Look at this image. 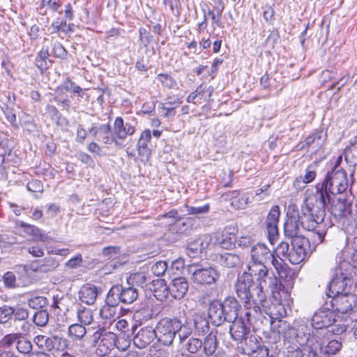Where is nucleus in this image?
<instances>
[{
	"mask_svg": "<svg viewBox=\"0 0 357 357\" xmlns=\"http://www.w3.org/2000/svg\"><path fill=\"white\" fill-rule=\"evenodd\" d=\"M335 277L331 281L328 297L332 298L331 306L342 320L357 321V312L354 309L356 305V296L351 294H343L347 286L352 284L351 269H338Z\"/></svg>",
	"mask_w": 357,
	"mask_h": 357,
	"instance_id": "nucleus-1",
	"label": "nucleus"
},
{
	"mask_svg": "<svg viewBox=\"0 0 357 357\" xmlns=\"http://www.w3.org/2000/svg\"><path fill=\"white\" fill-rule=\"evenodd\" d=\"M326 204L323 202V195L308 197L301 211L297 213L303 229L315 231L318 240L321 243L326 234L325 229H321L326 215Z\"/></svg>",
	"mask_w": 357,
	"mask_h": 357,
	"instance_id": "nucleus-2",
	"label": "nucleus"
},
{
	"mask_svg": "<svg viewBox=\"0 0 357 357\" xmlns=\"http://www.w3.org/2000/svg\"><path fill=\"white\" fill-rule=\"evenodd\" d=\"M348 188L347 178L345 171L337 167L328 172L324 180L316 185V197L323 195V202L330 199V195L344 194Z\"/></svg>",
	"mask_w": 357,
	"mask_h": 357,
	"instance_id": "nucleus-3",
	"label": "nucleus"
},
{
	"mask_svg": "<svg viewBox=\"0 0 357 357\" xmlns=\"http://www.w3.org/2000/svg\"><path fill=\"white\" fill-rule=\"evenodd\" d=\"M292 336L294 337V344L302 347L304 351L309 353V357L316 356L319 337L311 335V328L309 326L305 324H299L296 328H294V332L291 333Z\"/></svg>",
	"mask_w": 357,
	"mask_h": 357,
	"instance_id": "nucleus-4",
	"label": "nucleus"
},
{
	"mask_svg": "<svg viewBox=\"0 0 357 357\" xmlns=\"http://www.w3.org/2000/svg\"><path fill=\"white\" fill-rule=\"evenodd\" d=\"M251 259L255 266H261L267 268L272 265L274 268H282L284 260L282 258L277 259L262 243H257L254 245L250 251Z\"/></svg>",
	"mask_w": 357,
	"mask_h": 357,
	"instance_id": "nucleus-5",
	"label": "nucleus"
},
{
	"mask_svg": "<svg viewBox=\"0 0 357 357\" xmlns=\"http://www.w3.org/2000/svg\"><path fill=\"white\" fill-rule=\"evenodd\" d=\"M95 339H100L99 347L101 344H107L105 351L106 354L112 347L116 346L119 350L126 351L130 347V342L124 338H118L114 333L107 332L104 328H99L94 333Z\"/></svg>",
	"mask_w": 357,
	"mask_h": 357,
	"instance_id": "nucleus-6",
	"label": "nucleus"
},
{
	"mask_svg": "<svg viewBox=\"0 0 357 357\" xmlns=\"http://www.w3.org/2000/svg\"><path fill=\"white\" fill-rule=\"evenodd\" d=\"M334 310L328 306L318 309L312 317V326L316 329H321L332 326L340 318Z\"/></svg>",
	"mask_w": 357,
	"mask_h": 357,
	"instance_id": "nucleus-7",
	"label": "nucleus"
},
{
	"mask_svg": "<svg viewBox=\"0 0 357 357\" xmlns=\"http://www.w3.org/2000/svg\"><path fill=\"white\" fill-rule=\"evenodd\" d=\"M155 337L164 345H170L175 337L176 331L174 330L172 321L169 319H162L154 329Z\"/></svg>",
	"mask_w": 357,
	"mask_h": 357,
	"instance_id": "nucleus-8",
	"label": "nucleus"
},
{
	"mask_svg": "<svg viewBox=\"0 0 357 357\" xmlns=\"http://www.w3.org/2000/svg\"><path fill=\"white\" fill-rule=\"evenodd\" d=\"M331 204V213L336 218H341L350 213L351 202L345 194L330 195V199L326 200V204Z\"/></svg>",
	"mask_w": 357,
	"mask_h": 357,
	"instance_id": "nucleus-9",
	"label": "nucleus"
},
{
	"mask_svg": "<svg viewBox=\"0 0 357 357\" xmlns=\"http://www.w3.org/2000/svg\"><path fill=\"white\" fill-rule=\"evenodd\" d=\"M255 283L250 273L245 271L238 277L236 284V291L238 298L245 303L250 302L251 289Z\"/></svg>",
	"mask_w": 357,
	"mask_h": 357,
	"instance_id": "nucleus-10",
	"label": "nucleus"
},
{
	"mask_svg": "<svg viewBox=\"0 0 357 357\" xmlns=\"http://www.w3.org/2000/svg\"><path fill=\"white\" fill-rule=\"evenodd\" d=\"M280 298V291H272V297L269 298L262 307L264 311L271 318L278 319L286 314Z\"/></svg>",
	"mask_w": 357,
	"mask_h": 357,
	"instance_id": "nucleus-11",
	"label": "nucleus"
},
{
	"mask_svg": "<svg viewBox=\"0 0 357 357\" xmlns=\"http://www.w3.org/2000/svg\"><path fill=\"white\" fill-rule=\"evenodd\" d=\"M280 298V291H272V297L269 298L262 307L264 311L271 318L278 319L286 314Z\"/></svg>",
	"mask_w": 357,
	"mask_h": 357,
	"instance_id": "nucleus-12",
	"label": "nucleus"
},
{
	"mask_svg": "<svg viewBox=\"0 0 357 357\" xmlns=\"http://www.w3.org/2000/svg\"><path fill=\"white\" fill-rule=\"evenodd\" d=\"M135 132V127L130 123H124L121 117H117L114 123L111 133L112 142L119 146V140L125 139L128 135H132Z\"/></svg>",
	"mask_w": 357,
	"mask_h": 357,
	"instance_id": "nucleus-13",
	"label": "nucleus"
},
{
	"mask_svg": "<svg viewBox=\"0 0 357 357\" xmlns=\"http://www.w3.org/2000/svg\"><path fill=\"white\" fill-rule=\"evenodd\" d=\"M280 211L278 206L275 205L271 208L266 220L267 237L271 244L273 245L278 238V222Z\"/></svg>",
	"mask_w": 357,
	"mask_h": 357,
	"instance_id": "nucleus-14",
	"label": "nucleus"
},
{
	"mask_svg": "<svg viewBox=\"0 0 357 357\" xmlns=\"http://www.w3.org/2000/svg\"><path fill=\"white\" fill-rule=\"evenodd\" d=\"M213 241L211 243L214 245H219L220 248L226 250L232 248L234 245L235 237V229L229 228L225 229L222 233L217 232L211 236Z\"/></svg>",
	"mask_w": 357,
	"mask_h": 357,
	"instance_id": "nucleus-15",
	"label": "nucleus"
},
{
	"mask_svg": "<svg viewBox=\"0 0 357 357\" xmlns=\"http://www.w3.org/2000/svg\"><path fill=\"white\" fill-rule=\"evenodd\" d=\"M213 238L210 235H204L192 242L188 243L186 248L187 255L190 257H195L202 253L210 245Z\"/></svg>",
	"mask_w": 357,
	"mask_h": 357,
	"instance_id": "nucleus-16",
	"label": "nucleus"
},
{
	"mask_svg": "<svg viewBox=\"0 0 357 357\" xmlns=\"http://www.w3.org/2000/svg\"><path fill=\"white\" fill-rule=\"evenodd\" d=\"M259 284L268 286L272 291H280L281 284H278V277L275 275V269H259L258 273Z\"/></svg>",
	"mask_w": 357,
	"mask_h": 357,
	"instance_id": "nucleus-17",
	"label": "nucleus"
},
{
	"mask_svg": "<svg viewBox=\"0 0 357 357\" xmlns=\"http://www.w3.org/2000/svg\"><path fill=\"white\" fill-rule=\"evenodd\" d=\"M155 333L152 327L142 328L134 336L133 342L137 347L144 349L156 338Z\"/></svg>",
	"mask_w": 357,
	"mask_h": 357,
	"instance_id": "nucleus-18",
	"label": "nucleus"
},
{
	"mask_svg": "<svg viewBox=\"0 0 357 357\" xmlns=\"http://www.w3.org/2000/svg\"><path fill=\"white\" fill-rule=\"evenodd\" d=\"M335 268H357V251L351 254L347 249L340 251L335 256Z\"/></svg>",
	"mask_w": 357,
	"mask_h": 357,
	"instance_id": "nucleus-19",
	"label": "nucleus"
},
{
	"mask_svg": "<svg viewBox=\"0 0 357 357\" xmlns=\"http://www.w3.org/2000/svg\"><path fill=\"white\" fill-rule=\"evenodd\" d=\"M301 222L298 216L296 215H289L284 224V233L286 238L291 239L296 236L301 234Z\"/></svg>",
	"mask_w": 357,
	"mask_h": 357,
	"instance_id": "nucleus-20",
	"label": "nucleus"
},
{
	"mask_svg": "<svg viewBox=\"0 0 357 357\" xmlns=\"http://www.w3.org/2000/svg\"><path fill=\"white\" fill-rule=\"evenodd\" d=\"M208 317L211 324L217 326L227 321L220 301H215L210 304L208 310Z\"/></svg>",
	"mask_w": 357,
	"mask_h": 357,
	"instance_id": "nucleus-21",
	"label": "nucleus"
},
{
	"mask_svg": "<svg viewBox=\"0 0 357 357\" xmlns=\"http://www.w3.org/2000/svg\"><path fill=\"white\" fill-rule=\"evenodd\" d=\"M342 347V342L336 340H330L326 345H323L319 338V347L316 349V356L311 357H319V354H322L324 357H330L340 351Z\"/></svg>",
	"mask_w": 357,
	"mask_h": 357,
	"instance_id": "nucleus-22",
	"label": "nucleus"
},
{
	"mask_svg": "<svg viewBox=\"0 0 357 357\" xmlns=\"http://www.w3.org/2000/svg\"><path fill=\"white\" fill-rule=\"evenodd\" d=\"M229 328V333L235 341L242 342L246 337L248 329L242 319H233Z\"/></svg>",
	"mask_w": 357,
	"mask_h": 357,
	"instance_id": "nucleus-23",
	"label": "nucleus"
},
{
	"mask_svg": "<svg viewBox=\"0 0 357 357\" xmlns=\"http://www.w3.org/2000/svg\"><path fill=\"white\" fill-rule=\"evenodd\" d=\"M99 294L97 287L91 284L83 285L79 291V298L87 305H93Z\"/></svg>",
	"mask_w": 357,
	"mask_h": 357,
	"instance_id": "nucleus-24",
	"label": "nucleus"
},
{
	"mask_svg": "<svg viewBox=\"0 0 357 357\" xmlns=\"http://www.w3.org/2000/svg\"><path fill=\"white\" fill-rule=\"evenodd\" d=\"M150 289L153 291L154 296L161 301L166 299L169 293L165 280L159 278L151 281Z\"/></svg>",
	"mask_w": 357,
	"mask_h": 357,
	"instance_id": "nucleus-25",
	"label": "nucleus"
},
{
	"mask_svg": "<svg viewBox=\"0 0 357 357\" xmlns=\"http://www.w3.org/2000/svg\"><path fill=\"white\" fill-rule=\"evenodd\" d=\"M222 311L227 319V321H231L238 318V302L232 297L226 298L223 303H221Z\"/></svg>",
	"mask_w": 357,
	"mask_h": 357,
	"instance_id": "nucleus-26",
	"label": "nucleus"
},
{
	"mask_svg": "<svg viewBox=\"0 0 357 357\" xmlns=\"http://www.w3.org/2000/svg\"><path fill=\"white\" fill-rule=\"evenodd\" d=\"M112 130L109 124H103L98 128L92 127L89 132L93 135L98 141L105 144H110L112 142Z\"/></svg>",
	"mask_w": 357,
	"mask_h": 357,
	"instance_id": "nucleus-27",
	"label": "nucleus"
},
{
	"mask_svg": "<svg viewBox=\"0 0 357 357\" xmlns=\"http://www.w3.org/2000/svg\"><path fill=\"white\" fill-rule=\"evenodd\" d=\"M19 225L24 229V231L33 237L36 241L47 242L50 238L42 232V231L34 225H29L21 221Z\"/></svg>",
	"mask_w": 357,
	"mask_h": 357,
	"instance_id": "nucleus-28",
	"label": "nucleus"
},
{
	"mask_svg": "<svg viewBox=\"0 0 357 357\" xmlns=\"http://www.w3.org/2000/svg\"><path fill=\"white\" fill-rule=\"evenodd\" d=\"M193 275L195 280L204 284H211L218 277L215 269H196Z\"/></svg>",
	"mask_w": 357,
	"mask_h": 357,
	"instance_id": "nucleus-29",
	"label": "nucleus"
},
{
	"mask_svg": "<svg viewBox=\"0 0 357 357\" xmlns=\"http://www.w3.org/2000/svg\"><path fill=\"white\" fill-rule=\"evenodd\" d=\"M151 139V133L150 130H144L140 135L137 142V151L140 156L148 159L151 155V150L148 148V143Z\"/></svg>",
	"mask_w": 357,
	"mask_h": 357,
	"instance_id": "nucleus-30",
	"label": "nucleus"
},
{
	"mask_svg": "<svg viewBox=\"0 0 357 357\" xmlns=\"http://www.w3.org/2000/svg\"><path fill=\"white\" fill-rule=\"evenodd\" d=\"M59 340L57 336L47 337L39 335L35 337L34 342L41 349L50 351L54 349L56 343Z\"/></svg>",
	"mask_w": 357,
	"mask_h": 357,
	"instance_id": "nucleus-31",
	"label": "nucleus"
},
{
	"mask_svg": "<svg viewBox=\"0 0 357 357\" xmlns=\"http://www.w3.org/2000/svg\"><path fill=\"white\" fill-rule=\"evenodd\" d=\"M220 264L225 268H236L243 265L239 255L231 253H225L219 256Z\"/></svg>",
	"mask_w": 357,
	"mask_h": 357,
	"instance_id": "nucleus-32",
	"label": "nucleus"
},
{
	"mask_svg": "<svg viewBox=\"0 0 357 357\" xmlns=\"http://www.w3.org/2000/svg\"><path fill=\"white\" fill-rule=\"evenodd\" d=\"M264 286L259 284H254L253 288L251 289L250 301L257 305H261V307L267 301L266 294L264 291ZM260 307L259 306H257Z\"/></svg>",
	"mask_w": 357,
	"mask_h": 357,
	"instance_id": "nucleus-33",
	"label": "nucleus"
},
{
	"mask_svg": "<svg viewBox=\"0 0 357 357\" xmlns=\"http://www.w3.org/2000/svg\"><path fill=\"white\" fill-rule=\"evenodd\" d=\"M326 139V133L323 130H317L305 138L302 148L314 145V148L321 146Z\"/></svg>",
	"mask_w": 357,
	"mask_h": 357,
	"instance_id": "nucleus-34",
	"label": "nucleus"
},
{
	"mask_svg": "<svg viewBox=\"0 0 357 357\" xmlns=\"http://www.w3.org/2000/svg\"><path fill=\"white\" fill-rule=\"evenodd\" d=\"M272 327L274 331L282 335L284 340L291 339V333L294 332V328L290 327L287 321L281 319L274 322Z\"/></svg>",
	"mask_w": 357,
	"mask_h": 357,
	"instance_id": "nucleus-35",
	"label": "nucleus"
},
{
	"mask_svg": "<svg viewBox=\"0 0 357 357\" xmlns=\"http://www.w3.org/2000/svg\"><path fill=\"white\" fill-rule=\"evenodd\" d=\"M121 296V303L124 304L132 303L138 297V290L131 286L123 287L119 285Z\"/></svg>",
	"mask_w": 357,
	"mask_h": 357,
	"instance_id": "nucleus-36",
	"label": "nucleus"
},
{
	"mask_svg": "<svg viewBox=\"0 0 357 357\" xmlns=\"http://www.w3.org/2000/svg\"><path fill=\"white\" fill-rule=\"evenodd\" d=\"M16 349L19 353L27 356L32 351L33 344L29 338L20 333V336L16 344Z\"/></svg>",
	"mask_w": 357,
	"mask_h": 357,
	"instance_id": "nucleus-37",
	"label": "nucleus"
},
{
	"mask_svg": "<svg viewBox=\"0 0 357 357\" xmlns=\"http://www.w3.org/2000/svg\"><path fill=\"white\" fill-rule=\"evenodd\" d=\"M121 295L119 285L113 286L106 296L105 303L116 308L119 303H121Z\"/></svg>",
	"mask_w": 357,
	"mask_h": 357,
	"instance_id": "nucleus-38",
	"label": "nucleus"
},
{
	"mask_svg": "<svg viewBox=\"0 0 357 357\" xmlns=\"http://www.w3.org/2000/svg\"><path fill=\"white\" fill-rule=\"evenodd\" d=\"M79 321L84 325H89L93 319V312L91 309L79 306L77 310Z\"/></svg>",
	"mask_w": 357,
	"mask_h": 357,
	"instance_id": "nucleus-39",
	"label": "nucleus"
},
{
	"mask_svg": "<svg viewBox=\"0 0 357 357\" xmlns=\"http://www.w3.org/2000/svg\"><path fill=\"white\" fill-rule=\"evenodd\" d=\"M100 317L105 320V323H112L116 314V308L105 303L100 310Z\"/></svg>",
	"mask_w": 357,
	"mask_h": 357,
	"instance_id": "nucleus-40",
	"label": "nucleus"
},
{
	"mask_svg": "<svg viewBox=\"0 0 357 357\" xmlns=\"http://www.w3.org/2000/svg\"><path fill=\"white\" fill-rule=\"evenodd\" d=\"M345 161L351 166L357 165V141L350 144L344 151Z\"/></svg>",
	"mask_w": 357,
	"mask_h": 357,
	"instance_id": "nucleus-41",
	"label": "nucleus"
},
{
	"mask_svg": "<svg viewBox=\"0 0 357 357\" xmlns=\"http://www.w3.org/2000/svg\"><path fill=\"white\" fill-rule=\"evenodd\" d=\"M290 240L293 250H301L307 252L310 248V243L308 239L305 238L303 234H301Z\"/></svg>",
	"mask_w": 357,
	"mask_h": 357,
	"instance_id": "nucleus-42",
	"label": "nucleus"
},
{
	"mask_svg": "<svg viewBox=\"0 0 357 357\" xmlns=\"http://www.w3.org/2000/svg\"><path fill=\"white\" fill-rule=\"evenodd\" d=\"M291 269H275V275L278 277V284H281V288L284 287V284H291L292 280Z\"/></svg>",
	"mask_w": 357,
	"mask_h": 357,
	"instance_id": "nucleus-43",
	"label": "nucleus"
},
{
	"mask_svg": "<svg viewBox=\"0 0 357 357\" xmlns=\"http://www.w3.org/2000/svg\"><path fill=\"white\" fill-rule=\"evenodd\" d=\"M204 351L207 356L213 354L216 350L217 341L215 335H208L202 343Z\"/></svg>",
	"mask_w": 357,
	"mask_h": 357,
	"instance_id": "nucleus-44",
	"label": "nucleus"
},
{
	"mask_svg": "<svg viewBox=\"0 0 357 357\" xmlns=\"http://www.w3.org/2000/svg\"><path fill=\"white\" fill-rule=\"evenodd\" d=\"M86 333L83 324H75L71 325L68 328L69 335L74 339L82 338Z\"/></svg>",
	"mask_w": 357,
	"mask_h": 357,
	"instance_id": "nucleus-45",
	"label": "nucleus"
},
{
	"mask_svg": "<svg viewBox=\"0 0 357 357\" xmlns=\"http://www.w3.org/2000/svg\"><path fill=\"white\" fill-rule=\"evenodd\" d=\"M307 252L301 250H293L289 253L287 259L292 264H298L302 262L307 255Z\"/></svg>",
	"mask_w": 357,
	"mask_h": 357,
	"instance_id": "nucleus-46",
	"label": "nucleus"
},
{
	"mask_svg": "<svg viewBox=\"0 0 357 357\" xmlns=\"http://www.w3.org/2000/svg\"><path fill=\"white\" fill-rule=\"evenodd\" d=\"M307 252L301 250H293L289 253L287 259L292 264H298L302 262L307 255Z\"/></svg>",
	"mask_w": 357,
	"mask_h": 357,
	"instance_id": "nucleus-47",
	"label": "nucleus"
},
{
	"mask_svg": "<svg viewBox=\"0 0 357 357\" xmlns=\"http://www.w3.org/2000/svg\"><path fill=\"white\" fill-rule=\"evenodd\" d=\"M49 320V314L46 310H38L35 312L33 321L34 324L40 327L45 326Z\"/></svg>",
	"mask_w": 357,
	"mask_h": 357,
	"instance_id": "nucleus-48",
	"label": "nucleus"
},
{
	"mask_svg": "<svg viewBox=\"0 0 357 357\" xmlns=\"http://www.w3.org/2000/svg\"><path fill=\"white\" fill-rule=\"evenodd\" d=\"M20 333H9L3 336L0 340V347L4 349L10 348L13 344H17Z\"/></svg>",
	"mask_w": 357,
	"mask_h": 357,
	"instance_id": "nucleus-49",
	"label": "nucleus"
},
{
	"mask_svg": "<svg viewBox=\"0 0 357 357\" xmlns=\"http://www.w3.org/2000/svg\"><path fill=\"white\" fill-rule=\"evenodd\" d=\"M245 342L244 351L245 353L250 354H253L260 346L255 336L246 337L243 339Z\"/></svg>",
	"mask_w": 357,
	"mask_h": 357,
	"instance_id": "nucleus-50",
	"label": "nucleus"
},
{
	"mask_svg": "<svg viewBox=\"0 0 357 357\" xmlns=\"http://www.w3.org/2000/svg\"><path fill=\"white\" fill-rule=\"evenodd\" d=\"M14 307L8 305L0 307V324H6L13 317Z\"/></svg>",
	"mask_w": 357,
	"mask_h": 357,
	"instance_id": "nucleus-51",
	"label": "nucleus"
},
{
	"mask_svg": "<svg viewBox=\"0 0 357 357\" xmlns=\"http://www.w3.org/2000/svg\"><path fill=\"white\" fill-rule=\"evenodd\" d=\"M48 56V51L43 49L40 51L36 59V65L42 71L47 68V59Z\"/></svg>",
	"mask_w": 357,
	"mask_h": 357,
	"instance_id": "nucleus-52",
	"label": "nucleus"
},
{
	"mask_svg": "<svg viewBox=\"0 0 357 357\" xmlns=\"http://www.w3.org/2000/svg\"><path fill=\"white\" fill-rule=\"evenodd\" d=\"M273 81H276V77H273L272 76L269 77L268 75H264L261 77L260 84L265 89L281 91L282 87H280V85L273 84Z\"/></svg>",
	"mask_w": 357,
	"mask_h": 357,
	"instance_id": "nucleus-53",
	"label": "nucleus"
},
{
	"mask_svg": "<svg viewBox=\"0 0 357 357\" xmlns=\"http://www.w3.org/2000/svg\"><path fill=\"white\" fill-rule=\"evenodd\" d=\"M27 304L31 308L39 309L47 305V299L44 296H36L29 299Z\"/></svg>",
	"mask_w": 357,
	"mask_h": 357,
	"instance_id": "nucleus-54",
	"label": "nucleus"
},
{
	"mask_svg": "<svg viewBox=\"0 0 357 357\" xmlns=\"http://www.w3.org/2000/svg\"><path fill=\"white\" fill-rule=\"evenodd\" d=\"M202 346V341L197 338H191L184 344L185 349L191 354L196 353Z\"/></svg>",
	"mask_w": 357,
	"mask_h": 357,
	"instance_id": "nucleus-55",
	"label": "nucleus"
},
{
	"mask_svg": "<svg viewBox=\"0 0 357 357\" xmlns=\"http://www.w3.org/2000/svg\"><path fill=\"white\" fill-rule=\"evenodd\" d=\"M15 321H26L29 318V311L22 307H14L13 317Z\"/></svg>",
	"mask_w": 357,
	"mask_h": 357,
	"instance_id": "nucleus-56",
	"label": "nucleus"
},
{
	"mask_svg": "<svg viewBox=\"0 0 357 357\" xmlns=\"http://www.w3.org/2000/svg\"><path fill=\"white\" fill-rule=\"evenodd\" d=\"M185 207L187 209V212L189 214L192 215H200V214H205L207 213L209 211V205L205 204L202 206H189L188 205L185 204Z\"/></svg>",
	"mask_w": 357,
	"mask_h": 357,
	"instance_id": "nucleus-57",
	"label": "nucleus"
},
{
	"mask_svg": "<svg viewBox=\"0 0 357 357\" xmlns=\"http://www.w3.org/2000/svg\"><path fill=\"white\" fill-rule=\"evenodd\" d=\"M13 149V143L8 137L0 138V153H5L8 156H11Z\"/></svg>",
	"mask_w": 357,
	"mask_h": 357,
	"instance_id": "nucleus-58",
	"label": "nucleus"
},
{
	"mask_svg": "<svg viewBox=\"0 0 357 357\" xmlns=\"http://www.w3.org/2000/svg\"><path fill=\"white\" fill-rule=\"evenodd\" d=\"M129 280L139 286L143 287L146 284L147 278L144 272H138L131 275Z\"/></svg>",
	"mask_w": 357,
	"mask_h": 357,
	"instance_id": "nucleus-59",
	"label": "nucleus"
},
{
	"mask_svg": "<svg viewBox=\"0 0 357 357\" xmlns=\"http://www.w3.org/2000/svg\"><path fill=\"white\" fill-rule=\"evenodd\" d=\"M162 110L165 112V115L167 117L174 116L176 113V108L178 107L177 102H166L162 105Z\"/></svg>",
	"mask_w": 357,
	"mask_h": 357,
	"instance_id": "nucleus-60",
	"label": "nucleus"
},
{
	"mask_svg": "<svg viewBox=\"0 0 357 357\" xmlns=\"http://www.w3.org/2000/svg\"><path fill=\"white\" fill-rule=\"evenodd\" d=\"M63 87L67 91L73 92L74 93H78L80 96V93L82 89L80 86L75 84V82L71 81L69 78H67L63 83Z\"/></svg>",
	"mask_w": 357,
	"mask_h": 357,
	"instance_id": "nucleus-61",
	"label": "nucleus"
},
{
	"mask_svg": "<svg viewBox=\"0 0 357 357\" xmlns=\"http://www.w3.org/2000/svg\"><path fill=\"white\" fill-rule=\"evenodd\" d=\"M223 11V8H217L216 13L213 10H208V14L211 17V20L213 24L218 27L222 26V22L221 21V16Z\"/></svg>",
	"mask_w": 357,
	"mask_h": 357,
	"instance_id": "nucleus-62",
	"label": "nucleus"
},
{
	"mask_svg": "<svg viewBox=\"0 0 357 357\" xmlns=\"http://www.w3.org/2000/svg\"><path fill=\"white\" fill-rule=\"evenodd\" d=\"M251 198L253 199L254 197L250 193H245L243 195L238 199V203L236 204L237 207L239 208H245L252 202Z\"/></svg>",
	"mask_w": 357,
	"mask_h": 357,
	"instance_id": "nucleus-63",
	"label": "nucleus"
},
{
	"mask_svg": "<svg viewBox=\"0 0 357 357\" xmlns=\"http://www.w3.org/2000/svg\"><path fill=\"white\" fill-rule=\"evenodd\" d=\"M289 348L287 357H303L302 347L294 344Z\"/></svg>",
	"mask_w": 357,
	"mask_h": 357,
	"instance_id": "nucleus-64",
	"label": "nucleus"
}]
</instances>
